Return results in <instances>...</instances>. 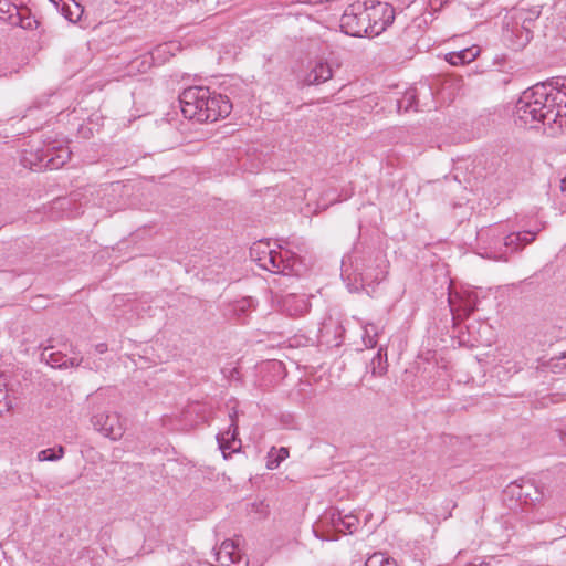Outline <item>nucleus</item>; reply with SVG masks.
I'll return each mask as SVG.
<instances>
[{
  "mask_svg": "<svg viewBox=\"0 0 566 566\" xmlns=\"http://www.w3.org/2000/svg\"><path fill=\"white\" fill-rule=\"evenodd\" d=\"M539 17V10H520L516 14V20L521 21V32L525 33V42H528L532 38V23Z\"/></svg>",
  "mask_w": 566,
  "mask_h": 566,
  "instance_id": "nucleus-21",
  "label": "nucleus"
},
{
  "mask_svg": "<svg viewBox=\"0 0 566 566\" xmlns=\"http://www.w3.org/2000/svg\"><path fill=\"white\" fill-rule=\"evenodd\" d=\"M377 327L374 324H368L365 327L363 340L367 347H375L377 345Z\"/></svg>",
  "mask_w": 566,
  "mask_h": 566,
  "instance_id": "nucleus-27",
  "label": "nucleus"
},
{
  "mask_svg": "<svg viewBox=\"0 0 566 566\" xmlns=\"http://www.w3.org/2000/svg\"><path fill=\"white\" fill-rule=\"evenodd\" d=\"M560 190L566 193V177L560 181Z\"/></svg>",
  "mask_w": 566,
  "mask_h": 566,
  "instance_id": "nucleus-35",
  "label": "nucleus"
},
{
  "mask_svg": "<svg viewBox=\"0 0 566 566\" xmlns=\"http://www.w3.org/2000/svg\"><path fill=\"white\" fill-rule=\"evenodd\" d=\"M509 492L525 505H533L543 500V492L532 482L522 484L513 483L509 486Z\"/></svg>",
  "mask_w": 566,
  "mask_h": 566,
  "instance_id": "nucleus-12",
  "label": "nucleus"
},
{
  "mask_svg": "<svg viewBox=\"0 0 566 566\" xmlns=\"http://www.w3.org/2000/svg\"><path fill=\"white\" fill-rule=\"evenodd\" d=\"M515 117L524 125L566 126V77H554L523 92L515 105Z\"/></svg>",
  "mask_w": 566,
  "mask_h": 566,
  "instance_id": "nucleus-1",
  "label": "nucleus"
},
{
  "mask_svg": "<svg viewBox=\"0 0 566 566\" xmlns=\"http://www.w3.org/2000/svg\"><path fill=\"white\" fill-rule=\"evenodd\" d=\"M62 12H63V15L69 20V21H75V18L73 15V13L71 12V10L69 8L65 7V4H63L62 7Z\"/></svg>",
  "mask_w": 566,
  "mask_h": 566,
  "instance_id": "nucleus-32",
  "label": "nucleus"
},
{
  "mask_svg": "<svg viewBox=\"0 0 566 566\" xmlns=\"http://www.w3.org/2000/svg\"><path fill=\"white\" fill-rule=\"evenodd\" d=\"M371 374L374 376H384L388 369L387 348L380 346L376 356L371 359Z\"/></svg>",
  "mask_w": 566,
  "mask_h": 566,
  "instance_id": "nucleus-23",
  "label": "nucleus"
},
{
  "mask_svg": "<svg viewBox=\"0 0 566 566\" xmlns=\"http://www.w3.org/2000/svg\"><path fill=\"white\" fill-rule=\"evenodd\" d=\"M478 241L483 244L485 258L505 261V251L503 247V234L497 233L496 229H482L478 232Z\"/></svg>",
  "mask_w": 566,
  "mask_h": 566,
  "instance_id": "nucleus-8",
  "label": "nucleus"
},
{
  "mask_svg": "<svg viewBox=\"0 0 566 566\" xmlns=\"http://www.w3.org/2000/svg\"><path fill=\"white\" fill-rule=\"evenodd\" d=\"M95 430L112 440H118L125 432V427L117 412H99L91 420Z\"/></svg>",
  "mask_w": 566,
  "mask_h": 566,
  "instance_id": "nucleus-7",
  "label": "nucleus"
},
{
  "mask_svg": "<svg viewBox=\"0 0 566 566\" xmlns=\"http://www.w3.org/2000/svg\"><path fill=\"white\" fill-rule=\"evenodd\" d=\"M509 492L525 505H533L543 500V492L532 482L522 484L513 483L509 486Z\"/></svg>",
  "mask_w": 566,
  "mask_h": 566,
  "instance_id": "nucleus-13",
  "label": "nucleus"
},
{
  "mask_svg": "<svg viewBox=\"0 0 566 566\" xmlns=\"http://www.w3.org/2000/svg\"><path fill=\"white\" fill-rule=\"evenodd\" d=\"M370 24L367 20L366 3H353L340 18L342 31L350 36H369Z\"/></svg>",
  "mask_w": 566,
  "mask_h": 566,
  "instance_id": "nucleus-4",
  "label": "nucleus"
},
{
  "mask_svg": "<svg viewBox=\"0 0 566 566\" xmlns=\"http://www.w3.org/2000/svg\"><path fill=\"white\" fill-rule=\"evenodd\" d=\"M289 457V449L285 447L275 448L272 447L268 452L266 457V468L269 470H275L279 468L282 461H284Z\"/></svg>",
  "mask_w": 566,
  "mask_h": 566,
  "instance_id": "nucleus-24",
  "label": "nucleus"
},
{
  "mask_svg": "<svg viewBox=\"0 0 566 566\" xmlns=\"http://www.w3.org/2000/svg\"><path fill=\"white\" fill-rule=\"evenodd\" d=\"M474 310H475L474 305H471L469 303H465L463 306V312H464L465 316L471 315L474 312Z\"/></svg>",
  "mask_w": 566,
  "mask_h": 566,
  "instance_id": "nucleus-33",
  "label": "nucleus"
},
{
  "mask_svg": "<svg viewBox=\"0 0 566 566\" xmlns=\"http://www.w3.org/2000/svg\"><path fill=\"white\" fill-rule=\"evenodd\" d=\"M250 256L256 264L275 274L301 275L303 264L290 250L277 245L271 247L269 241H259L250 248Z\"/></svg>",
  "mask_w": 566,
  "mask_h": 566,
  "instance_id": "nucleus-2",
  "label": "nucleus"
},
{
  "mask_svg": "<svg viewBox=\"0 0 566 566\" xmlns=\"http://www.w3.org/2000/svg\"><path fill=\"white\" fill-rule=\"evenodd\" d=\"M229 418L230 426L228 430L217 436L219 448L221 449L224 458H227V450L234 451L237 449V447H234V443L237 442L238 436V412L234 408L229 412ZM240 446L241 443L240 441H238V448H240Z\"/></svg>",
  "mask_w": 566,
  "mask_h": 566,
  "instance_id": "nucleus-15",
  "label": "nucleus"
},
{
  "mask_svg": "<svg viewBox=\"0 0 566 566\" xmlns=\"http://www.w3.org/2000/svg\"><path fill=\"white\" fill-rule=\"evenodd\" d=\"M282 311L290 316L303 315L308 310V303L304 296L287 294L282 298Z\"/></svg>",
  "mask_w": 566,
  "mask_h": 566,
  "instance_id": "nucleus-17",
  "label": "nucleus"
},
{
  "mask_svg": "<svg viewBox=\"0 0 566 566\" xmlns=\"http://www.w3.org/2000/svg\"><path fill=\"white\" fill-rule=\"evenodd\" d=\"M517 234L521 235V245L522 248L531 242H533L536 238V232L532 231H523L518 232Z\"/></svg>",
  "mask_w": 566,
  "mask_h": 566,
  "instance_id": "nucleus-30",
  "label": "nucleus"
},
{
  "mask_svg": "<svg viewBox=\"0 0 566 566\" xmlns=\"http://www.w3.org/2000/svg\"><path fill=\"white\" fill-rule=\"evenodd\" d=\"M333 76V70L331 65L325 61H316L310 72L306 74L304 82L307 85H318L331 80Z\"/></svg>",
  "mask_w": 566,
  "mask_h": 566,
  "instance_id": "nucleus-16",
  "label": "nucleus"
},
{
  "mask_svg": "<svg viewBox=\"0 0 566 566\" xmlns=\"http://www.w3.org/2000/svg\"><path fill=\"white\" fill-rule=\"evenodd\" d=\"M386 566H397V565L394 563H388Z\"/></svg>",
  "mask_w": 566,
  "mask_h": 566,
  "instance_id": "nucleus-36",
  "label": "nucleus"
},
{
  "mask_svg": "<svg viewBox=\"0 0 566 566\" xmlns=\"http://www.w3.org/2000/svg\"><path fill=\"white\" fill-rule=\"evenodd\" d=\"M388 264L381 255L376 256L374 260H368L360 265L357 263L355 271L363 285H373L381 282L387 274Z\"/></svg>",
  "mask_w": 566,
  "mask_h": 566,
  "instance_id": "nucleus-6",
  "label": "nucleus"
},
{
  "mask_svg": "<svg viewBox=\"0 0 566 566\" xmlns=\"http://www.w3.org/2000/svg\"><path fill=\"white\" fill-rule=\"evenodd\" d=\"M53 346H48L43 348L41 353V360L45 361L48 365H50L53 368H69V367H78L84 361L83 357L76 358H67L66 355H64L61 352H52L51 349Z\"/></svg>",
  "mask_w": 566,
  "mask_h": 566,
  "instance_id": "nucleus-14",
  "label": "nucleus"
},
{
  "mask_svg": "<svg viewBox=\"0 0 566 566\" xmlns=\"http://www.w3.org/2000/svg\"><path fill=\"white\" fill-rule=\"evenodd\" d=\"M480 52L481 50L478 45H472L460 51L448 53L446 55V61L455 66L464 65L474 61L479 56Z\"/></svg>",
  "mask_w": 566,
  "mask_h": 566,
  "instance_id": "nucleus-19",
  "label": "nucleus"
},
{
  "mask_svg": "<svg viewBox=\"0 0 566 566\" xmlns=\"http://www.w3.org/2000/svg\"><path fill=\"white\" fill-rule=\"evenodd\" d=\"M503 247L505 251V261L507 260V251H516L522 248L521 245V235L516 233H511L509 235L503 237Z\"/></svg>",
  "mask_w": 566,
  "mask_h": 566,
  "instance_id": "nucleus-26",
  "label": "nucleus"
},
{
  "mask_svg": "<svg viewBox=\"0 0 566 566\" xmlns=\"http://www.w3.org/2000/svg\"><path fill=\"white\" fill-rule=\"evenodd\" d=\"M343 520H344V515L339 511L333 512L331 515V522H332L333 527H335L339 532L342 530Z\"/></svg>",
  "mask_w": 566,
  "mask_h": 566,
  "instance_id": "nucleus-31",
  "label": "nucleus"
},
{
  "mask_svg": "<svg viewBox=\"0 0 566 566\" xmlns=\"http://www.w3.org/2000/svg\"><path fill=\"white\" fill-rule=\"evenodd\" d=\"M398 112L403 109L408 112L413 109L415 112L422 111L418 104V91L417 88H409L405 92L403 96L397 101Z\"/></svg>",
  "mask_w": 566,
  "mask_h": 566,
  "instance_id": "nucleus-22",
  "label": "nucleus"
},
{
  "mask_svg": "<svg viewBox=\"0 0 566 566\" xmlns=\"http://www.w3.org/2000/svg\"><path fill=\"white\" fill-rule=\"evenodd\" d=\"M231 111L232 103L228 96L210 92L209 101L205 106L202 123L216 122L219 118L227 117Z\"/></svg>",
  "mask_w": 566,
  "mask_h": 566,
  "instance_id": "nucleus-10",
  "label": "nucleus"
},
{
  "mask_svg": "<svg viewBox=\"0 0 566 566\" xmlns=\"http://www.w3.org/2000/svg\"><path fill=\"white\" fill-rule=\"evenodd\" d=\"M217 562L227 566H248V560L241 554L235 543L231 539L222 542L217 552Z\"/></svg>",
  "mask_w": 566,
  "mask_h": 566,
  "instance_id": "nucleus-11",
  "label": "nucleus"
},
{
  "mask_svg": "<svg viewBox=\"0 0 566 566\" xmlns=\"http://www.w3.org/2000/svg\"><path fill=\"white\" fill-rule=\"evenodd\" d=\"M388 563L389 558L385 554L375 553L366 560L365 566H386Z\"/></svg>",
  "mask_w": 566,
  "mask_h": 566,
  "instance_id": "nucleus-29",
  "label": "nucleus"
},
{
  "mask_svg": "<svg viewBox=\"0 0 566 566\" xmlns=\"http://www.w3.org/2000/svg\"><path fill=\"white\" fill-rule=\"evenodd\" d=\"M64 455V448L62 446L57 448H49L38 452L36 459L43 461H56L62 459Z\"/></svg>",
  "mask_w": 566,
  "mask_h": 566,
  "instance_id": "nucleus-25",
  "label": "nucleus"
},
{
  "mask_svg": "<svg viewBox=\"0 0 566 566\" xmlns=\"http://www.w3.org/2000/svg\"><path fill=\"white\" fill-rule=\"evenodd\" d=\"M72 151L67 146L60 145L57 147L46 148L41 151L36 163H30L31 168L59 169L71 159Z\"/></svg>",
  "mask_w": 566,
  "mask_h": 566,
  "instance_id": "nucleus-9",
  "label": "nucleus"
},
{
  "mask_svg": "<svg viewBox=\"0 0 566 566\" xmlns=\"http://www.w3.org/2000/svg\"><path fill=\"white\" fill-rule=\"evenodd\" d=\"M107 349L108 348H107V345L105 343H99V344L95 345V350L98 354H104V353L107 352Z\"/></svg>",
  "mask_w": 566,
  "mask_h": 566,
  "instance_id": "nucleus-34",
  "label": "nucleus"
},
{
  "mask_svg": "<svg viewBox=\"0 0 566 566\" xmlns=\"http://www.w3.org/2000/svg\"><path fill=\"white\" fill-rule=\"evenodd\" d=\"M358 523H359V521L356 515H353V514L344 515L340 532L353 534L357 530Z\"/></svg>",
  "mask_w": 566,
  "mask_h": 566,
  "instance_id": "nucleus-28",
  "label": "nucleus"
},
{
  "mask_svg": "<svg viewBox=\"0 0 566 566\" xmlns=\"http://www.w3.org/2000/svg\"><path fill=\"white\" fill-rule=\"evenodd\" d=\"M0 13L7 14V17L1 15L0 18L8 21L10 24H19L23 29L31 28V21L25 23L21 18L17 6L11 3L9 0H0Z\"/></svg>",
  "mask_w": 566,
  "mask_h": 566,
  "instance_id": "nucleus-20",
  "label": "nucleus"
},
{
  "mask_svg": "<svg viewBox=\"0 0 566 566\" xmlns=\"http://www.w3.org/2000/svg\"><path fill=\"white\" fill-rule=\"evenodd\" d=\"M180 44L176 41L161 43L153 49L150 60L155 64H164L174 56L176 52L180 51Z\"/></svg>",
  "mask_w": 566,
  "mask_h": 566,
  "instance_id": "nucleus-18",
  "label": "nucleus"
},
{
  "mask_svg": "<svg viewBox=\"0 0 566 566\" xmlns=\"http://www.w3.org/2000/svg\"><path fill=\"white\" fill-rule=\"evenodd\" d=\"M366 14L369 28V36H376L382 33L395 20L394 8L384 2H373L366 4Z\"/></svg>",
  "mask_w": 566,
  "mask_h": 566,
  "instance_id": "nucleus-5",
  "label": "nucleus"
},
{
  "mask_svg": "<svg viewBox=\"0 0 566 566\" xmlns=\"http://www.w3.org/2000/svg\"><path fill=\"white\" fill-rule=\"evenodd\" d=\"M210 90L206 86H190L179 95L180 108L186 118L202 123L205 106L209 101Z\"/></svg>",
  "mask_w": 566,
  "mask_h": 566,
  "instance_id": "nucleus-3",
  "label": "nucleus"
}]
</instances>
